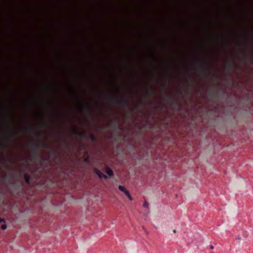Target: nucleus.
<instances>
[{"mask_svg":"<svg viewBox=\"0 0 253 253\" xmlns=\"http://www.w3.org/2000/svg\"><path fill=\"white\" fill-rule=\"evenodd\" d=\"M166 97H167V98H169V96H168V95H167V96H166Z\"/></svg>","mask_w":253,"mask_h":253,"instance_id":"26","label":"nucleus"},{"mask_svg":"<svg viewBox=\"0 0 253 253\" xmlns=\"http://www.w3.org/2000/svg\"><path fill=\"white\" fill-rule=\"evenodd\" d=\"M1 228L2 230H5L6 229L7 226L5 224H3V225H2Z\"/></svg>","mask_w":253,"mask_h":253,"instance_id":"16","label":"nucleus"},{"mask_svg":"<svg viewBox=\"0 0 253 253\" xmlns=\"http://www.w3.org/2000/svg\"><path fill=\"white\" fill-rule=\"evenodd\" d=\"M0 147L2 149L5 150V147L3 144H0Z\"/></svg>","mask_w":253,"mask_h":253,"instance_id":"19","label":"nucleus"},{"mask_svg":"<svg viewBox=\"0 0 253 253\" xmlns=\"http://www.w3.org/2000/svg\"><path fill=\"white\" fill-rule=\"evenodd\" d=\"M199 67L200 70L203 71V74L207 76L206 71L209 72V75L211 74L209 68L208 67V63L205 60H198Z\"/></svg>","mask_w":253,"mask_h":253,"instance_id":"3","label":"nucleus"},{"mask_svg":"<svg viewBox=\"0 0 253 253\" xmlns=\"http://www.w3.org/2000/svg\"><path fill=\"white\" fill-rule=\"evenodd\" d=\"M143 229L144 230H145V228L144 227H143Z\"/></svg>","mask_w":253,"mask_h":253,"instance_id":"28","label":"nucleus"},{"mask_svg":"<svg viewBox=\"0 0 253 253\" xmlns=\"http://www.w3.org/2000/svg\"><path fill=\"white\" fill-rule=\"evenodd\" d=\"M3 160H4V161H5L6 160V158H5V157H3Z\"/></svg>","mask_w":253,"mask_h":253,"instance_id":"24","label":"nucleus"},{"mask_svg":"<svg viewBox=\"0 0 253 253\" xmlns=\"http://www.w3.org/2000/svg\"><path fill=\"white\" fill-rule=\"evenodd\" d=\"M72 131H73V133H74L76 134H77L80 137H81L82 138H84L86 136V132H84L83 133H79L77 131L76 128L73 129Z\"/></svg>","mask_w":253,"mask_h":253,"instance_id":"5","label":"nucleus"},{"mask_svg":"<svg viewBox=\"0 0 253 253\" xmlns=\"http://www.w3.org/2000/svg\"><path fill=\"white\" fill-rule=\"evenodd\" d=\"M144 207L147 208L148 207V203L146 202H145V203L143 205Z\"/></svg>","mask_w":253,"mask_h":253,"instance_id":"18","label":"nucleus"},{"mask_svg":"<svg viewBox=\"0 0 253 253\" xmlns=\"http://www.w3.org/2000/svg\"><path fill=\"white\" fill-rule=\"evenodd\" d=\"M118 188L120 191H121L122 192H123L124 193H125V191L126 190V188L124 186H122V185H119L118 187Z\"/></svg>","mask_w":253,"mask_h":253,"instance_id":"11","label":"nucleus"},{"mask_svg":"<svg viewBox=\"0 0 253 253\" xmlns=\"http://www.w3.org/2000/svg\"><path fill=\"white\" fill-rule=\"evenodd\" d=\"M16 134L13 132L10 131L8 133L9 138L8 139V142H11L15 137Z\"/></svg>","mask_w":253,"mask_h":253,"instance_id":"7","label":"nucleus"},{"mask_svg":"<svg viewBox=\"0 0 253 253\" xmlns=\"http://www.w3.org/2000/svg\"><path fill=\"white\" fill-rule=\"evenodd\" d=\"M33 155H34V156H37V155H38V153H37V150H34L33 151Z\"/></svg>","mask_w":253,"mask_h":253,"instance_id":"14","label":"nucleus"},{"mask_svg":"<svg viewBox=\"0 0 253 253\" xmlns=\"http://www.w3.org/2000/svg\"><path fill=\"white\" fill-rule=\"evenodd\" d=\"M94 172L97 175V176L99 177L100 179L105 178L107 179V176L102 173L97 168H95L94 169Z\"/></svg>","mask_w":253,"mask_h":253,"instance_id":"4","label":"nucleus"},{"mask_svg":"<svg viewBox=\"0 0 253 253\" xmlns=\"http://www.w3.org/2000/svg\"><path fill=\"white\" fill-rule=\"evenodd\" d=\"M80 108L82 110H85L88 112L90 111V108L88 106H84L81 105Z\"/></svg>","mask_w":253,"mask_h":253,"instance_id":"8","label":"nucleus"},{"mask_svg":"<svg viewBox=\"0 0 253 253\" xmlns=\"http://www.w3.org/2000/svg\"><path fill=\"white\" fill-rule=\"evenodd\" d=\"M5 220L3 218H1L0 217V223L4 222Z\"/></svg>","mask_w":253,"mask_h":253,"instance_id":"21","label":"nucleus"},{"mask_svg":"<svg viewBox=\"0 0 253 253\" xmlns=\"http://www.w3.org/2000/svg\"><path fill=\"white\" fill-rule=\"evenodd\" d=\"M110 99L111 101L122 107H125L127 105V100L125 97L119 98L115 96L111 97Z\"/></svg>","mask_w":253,"mask_h":253,"instance_id":"2","label":"nucleus"},{"mask_svg":"<svg viewBox=\"0 0 253 253\" xmlns=\"http://www.w3.org/2000/svg\"><path fill=\"white\" fill-rule=\"evenodd\" d=\"M73 95L77 100H79V97H78V95L74 92H73Z\"/></svg>","mask_w":253,"mask_h":253,"instance_id":"17","label":"nucleus"},{"mask_svg":"<svg viewBox=\"0 0 253 253\" xmlns=\"http://www.w3.org/2000/svg\"><path fill=\"white\" fill-rule=\"evenodd\" d=\"M213 248H214V247H213V246L212 245H211L210 246V249H213Z\"/></svg>","mask_w":253,"mask_h":253,"instance_id":"23","label":"nucleus"},{"mask_svg":"<svg viewBox=\"0 0 253 253\" xmlns=\"http://www.w3.org/2000/svg\"><path fill=\"white\" fill-rule=\"evenodd\" d=\"M105 172L110 176H112L114 175L112 170L108 166L105 167Z\"/></svg>","mask_w":253,"mask_h":253,"instance_id":"6","label":"nucleus"},{"mask_svg":"<svg viewBox=\"0 0 253 253\" xmlns=\"http://www.w3.org/2000/svg\"><path fill=\"white\" fill-rule=\"evenodd\" d=\"M109 126L111 127L114 128L117 126V124L115 122H112L109 124Z\"/></svg>","mask_w":253,"mask_h":253,"instance_id":"12","label":"nucleus"},{"mask_svg":"<svg viewBox=\"0 0 253 253\" xmlns=\"http://www.w3.org/2000/svg\"><path fill=\"white\" fill-rule=\"evenodd\" d=\"M227 66L229 69H231L232 68V64L230 63H229L228 64Z\"/></svg>","mask_w":253,"mask_h":253,"instance_id":"20","label":"nucleus"},{"mask_svg":"<svg viewBox=\"0 0 253 253\" xmlns=\"http://www.w3.org/2000/svg\"><path fill=\"white\" fill-rule=\"evenodd\" d=\"M90 139L92 141H94L95 140V137L92 135H90Z\"/></svg>","mask_w":253,"mask_h":253,"instance_id":"15","label":"nucleus"},{"mask_svg":"<svg viewBox=\"0 0 253 253\" xmlns=\"http://www.w3.org/2000/svg\"><path fill=\"white\" fill-rule=\"evenodd\" d=\"M24 129H25V131L27 130V128H24Z\"/></svg>","mask_w":253,"mask_h":253,"instance_id":"27","label":"nucleus"},{"mask_svg":"<svg viewBox=\"0 0 253 253\" xmlns=\"http://www.w3.org/2000/svg\"><path fill=\"white\" fill-rule=\"evenodd\" d=\"M173 232L174 233H175V232H176V230H173Z\"/></svg>","mask_w":253,"mask_h":253,"instance_id":"25","label":"nucleus"},{"mask_svg":"<svg viewBox=\"0 0 253 253\" xmlns=\"http://www.w3.org/2000/svg\"><path fill=\"white\" fill-rule=\"evenodd\" d=\"M38 135L40 137L39 140L37 142L31 141L30 144L32 147H36L39 148H49V145L44 143L41 139V134L39 133Z\"/></svg>","mask_w":253,"mask_h":253,"instance_id":"1","label":"nucleus"},{"mask_svg":"<svg viewBox=\"0 0 253 253\" xmlns=\"http://www.w3.org/2000/svg\"><path fill=\"white\" fill-rule=\"evenodd\" d=\"M30 181V178L28 174H26L25 175V182L27 184H29Z\"/></svg>","mask_w":253,"mask_h":253,"instance_id":"10","label":"nucleus"},{"mask_svg":"<svg viewBox=\"0 0 253 253\" xmlns=\"http://www.w3.org/2000/svg\"><path fill=\"white\" fill-rule=\"evenodd\" d=\"M126 195L128 198V199L130 200V201H132V199L131 198V196L129 193V192H128V191H127V190L125 191V192L124 193Z\"/></svg>","mask_w":253,"mask_h":253,"instance_id":"9","label":"nucleus"},{"mask_svg":"<svg viewBox=\"0 0 253 253\" xmlns=\"http://www.w3.org/2000/svg\"><path fill=\"white\" fill-rule=\"evenodd\" d=\"M211 253H214L212 252H211Z\"/></svg>","mask_w":253,"mask_h":253,"instance_id":"29","label":"nucleus"},{"mask_svg":"<svg viewBox=\"0 0 253 253\" xmlns=\"http://www.w3.org/2000/svg\"><path fill=\"white\" fill-rule=\"evenodd\" d=\"M149 90H151V88L149 87ZM151 93V90H150V92H148L147 94H148V95H150Z\"/></svg>","mask_w":253,"mask_h":253,"instance_id":"22","label":"nucleus"},{"mask_svg":"<svg viewBox=\"0 0 253 253\" xmlns=\"http://www.w3.org/2000/svg\"><path fill=\"white\" fill-rule=\"evenodd\" d=\"M84 162H86V163H89V156H87L86 157L85 159H84Z\"/></svg>","mask_w":253,"mask_h":253,"instance_id":"13","label":"nucleus"}]
</instances>
